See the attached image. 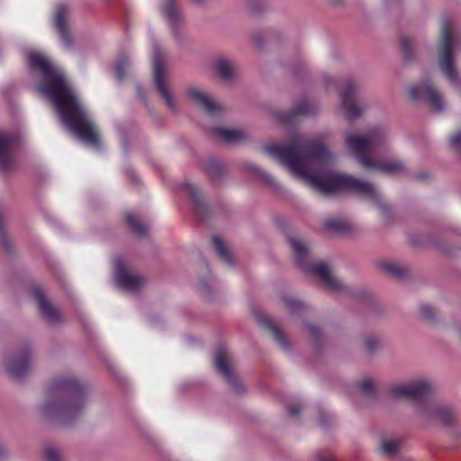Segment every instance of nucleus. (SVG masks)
<instances>
[{
	"mask_svg": "<svg viewBox=\"0 0 461 461\" xmlns=\"http://www.w3.org/2000/svg\"><path fill=\"white\" fill-rule=\"evenodd\" d=\"M324 139L297 134L285 143L269 145L264 150L319 192H351L375 202L383 200V193L372 182L330 168L334 155L325 146Z\"/></svg>",
	"mask_w": 461,
	"mask_h": 461,
	"instance_id": "nucleus-1",
	"label": "nucleus"
},
{
	"mask_svg": "<svg viewBox=\"0 0 461 461\" xmlns=\"http://www.w3.org/2000/svg\"><path fill=\"white\" fill-rule=\"evenodd\" d=\"M27 63L32 75L41 78V81L35 84L36 89L51 102L61 122L82 141L99 148L96 125L67 80L63 70L48 57L38 52H31L27 56Z\"/></svg>",
	"mask_w": 461,
	"mask_h": 461,
	"instance_id": "nucleus-2",
	"label": "nucleus"
},
{
	"mask_svg": "<svg viewBox=\"0 0 461 461\" xmlns=\"http://www.w3.org/2000/svg\"><path fill=\"white\" fill-rule=\"evenodd\" d=\"M87 397L86 384L73 375H61L51 382L49 397L39 406V411L46 419L69 425L85 411Z\"/></svg>",
	"mask_w": 461,
	"mask_h": 461,
	"instance_id": "nucleus-3",
	"label": "nucleus"
},
{
	"mask_svg": "<svg viewBox=\"0 0 461 461\" xmlns=\"http://www.w3.org/2000/svg\"><path fill=\"white\" fill-rule=\"evenodd\" d=\"M388 132L383 127H373L363 134L352 131L344 132L346 148L354 155L358 164L368 170L386 175H397L405 171V164L398 158L376 159L373 154L386 146Z\"/></svg>",
	"mask_w": 461,
	"mask_h": 461,
	"instance_id": "nucleus-4",
	"label": "nucleus"
},
{
	"mask_svg": "<svg viewBox=\"0 0 461 461\" xmlns=\"http://www.w3.org/2000/svg\"><path fill=\"white\" fill-rule=\"evenodd\" d=\"M461 40L449 17L440 21L438 41L436 49L437 66L450 85L461 95V75L458 71L456 49Z\"/></svg>",
	"mask_w": 461,
	"mask_h": 461,
	"instance_id": "nucleus-5",
	"label": "nucleus"
},
{
	"mask_svg": "<svg viewBox=\"0 0 461 461\" xmlns=\"http://www.w3.org/2000/svg\"><path fill=\"white\" fill-rule=\"evenodd\" d=\"M288 242L296 262L303 270L317 276L329 290L340 291L343 289V283L333 276L325 264H315L309 261L311 249L309 244L304 240L297 236H289Z\"/></svg>",
	"mask_w": 461,
	"mask_h": 461,
	"instance_id": "nucleus-6",
	"label": "nucleus"
},
{
	"mask_svg": "<svg viewBox=\"0 0 461 461\" xmlns=\"http://www.w3.org/2000/svg\"><path fill=\"white\" fill-rule=\"evenodd\" d=\"M433 389L432 382L425 376H418L409 381L397 382L389 387L392 398H405L412 401H421Z\"/></svg>",
	"mask_w": 461,
	"mask_h": 461,
	"instance_id": "nucleus-7",
	"label": "nucleus"
},
{
	"mask_svg": "<svg viewBox=\"0 0 461 461\" xmlns=\"http://www.w3.org/2000/svg\"><path fill=\"white\" fill-rule=\"evenodd\" d=\"M408 94L412 100H422L426 102L435 113H442L447 108L444 95L435 86L432 80L429 77L423 78L420 82L410 86Z\"/></svg>",
	"mask_w": 461,
	"mask_h": 461,
	"instance_id": "nucleus-8",
	"label": "nucleus"
},
{
	"mask_svg": "<svg viewBox=\"0 0 461 461\" xmlns=\"http://www.w3.org/2000/svg\"><path fill=\"white\" fill-rule=\"evenodd\" d=\"M152 68H153V82L155 87L165 101L166 105L171 111L176 110L171 89L164 78L163 53L157 41L152 43Z\"/></svg>",
	"mask_w": 461,
	"mask_h": 461,
	"instance_id": "nucleus-9",
	"label": "nucleus"
},
{
	"mask_svg": "<svg viewBox=\"0 0 461 461\" xmlns=\"http://www.w3.org/2000/svg\"><path fill=\"white\" fill-rule=\"evenodd\" d=\"M113 280L117 286L126 292H136L145 284V278L140 274L129 270L124 260L116 257L113 260Z\"/></svg>",
	"mask_w": 461,
	"mask_h": 461,
	"instance_id": "nucleus-10",
	"label": "nucleus"
},
{
	"mask_svg": "<svg viewBox=\"0 0 461 461\" xmlns=\"http://www.w3.org/2000/svg\"><path fill=\"white\" fill-rule=\"evenodd\" d=\"M6 373L14 377L20 378L26 375L32 367V351L29 347H23L14 352L7 353L4 357Z\"/></svg>",
	"mask_w": 461,
	"mask_h": 461,
	"instance_id": "nucleus-11",
	"label": "nucleus"
},
{
	"mask_svg": "<svg viewBox=\"0 0 461 461\" xmlns=\"http://www.w3.org/2000/svg\"><path fill=\"white\" fill-rule=\"evenodd\" d=\"M416 415L425 422H439L450 425L455 421V414L446 407H439L430 402L419 404L416 408Z\"/></svg>",
	"mask_w": 461,
	"mask_h": 461,
	"instance_id": "nucleus-12",
	"label": "nucleus"
},
{
	"mask_svg": "<svg viewBox=\"0 0 461 461\" xmlns=\"http://www.w3.org/2000/svg\"><path fill=\"white\" fill-rule=\"evenodd\" d=\"M357 86L353 81L348 80L345 82L340 103L349 120L360 117L366 109L365 106L359 105L357 102Z\"/></svg>",
	"mask_w": 461,
	"mask_h": 461,
	"instance_id": "nucleus-13",
	"label": "nucleus"
},
{
	"mask_svg": "<svg viewBox=\"0 0 461 461\" xmlns=\"http://www.w3.org/2000/svg\"><path fill=\"white\" fill-rule=\"evenodd\" d=\"M212 69L223 82L230 83L237 78L238 68L235 60L224 54L216 55L212 59Z\"/></svg>",
	"mask_w": 461,
	"mask_h": 461,
	"instance_id": "nucleus-14",
	"label": "nucleus"
},
{
	"mask_svg": "<svg viewBox=\"0 0 461 461\" xmlns=\"http://www.w3.org/2000/svg\"><path fill=\"white\" fill-rule=\"evenodd\" d=\"M186 95L190 100L198 104L206 113L217 116L221 113L223 107L216 102L207 92L198 87H189Z\"/></svg>",
	"mask_w": 461,
	"mask_h": 461,
	"instance_id": "nucleus-15",
	"label": "nucleus"
},
{
	"mask_svg": "<svg viewBox=\"0 0 461 461\" xmlns=\"http://www.w3.org/2000/svg\"><path fill=\"white\" fill-rule=\"evenodd\" d=\"M229 352L225 346L219 345L213 355L214 366L217 372L237 391L239 384L229 366Z\"/></svg>",
	"mask_w": 461,
	"mask_h": 461,
	"instance_id": "nucleus-16",
	"label": "nucleus"
},
{
	"mask_svg": "<svg viewBox=\"0 0 461 461\" xmlns=\"http://www.w3.org/2000/svg\"><path fill=\"white\" fill-rule=\"evenodd\" d=\"M16 137L8 132H0V170L6 172L14 166L13 151L16 145Z\"/></svg>",
	"mask_w": 461,
	"mask_h": 461,
	"instance_id": "nucleus-17",
	"label": "nucleus"
},
{
	"mask_svg": "<svg viewBox=\"0 0 461 461\" xmlns=\"http://www.w3.org/2000/svg\"><path fill=\"white\" fill-rule=\"evenodd\" d=\"M68 12L69 8L66 4H59L55 12L56 28L59 32L63 46L68 50L73 47V39L69 34L67 23V15Z\"/></svg>",
	"mask_w": 461,
	"mask_h": 461,
	"instance_id": "nucleus-18",
	"label": "nucleus"
},
{
	"mask_svg": "<svg viewBox=\"0 0 461 461\" xmlns=\"http://www.w3.org/2000/svg\"><path fill=\"white\" fill-rule=\"evenodd\" d=\"M317 107L310 105L306 100L300 101L290 112H276L275 118L284 125L292 124L297 116L313 114Z\"/></svg>",
	"mask_w": 461,
	"mask_h": 461,
	"instance_id": "nucleus-19",
	"label": "nucleus"
},
{
	"mask_svg": "<svg viewBox=\"0 0 461 461\" xmlns=\"http://www.w3.org/2000/svg\"><path fill=\"white\" fill-rule=\"evenodd\" d=\"M161 12L171 27L176 37L179 36V29L183 23L182 14L176 6L175 0H163Z\"/></svg>",
	"mask_w": 461,
	"mask_h": 461,
	"instance_id": "nucleus-20",
	"label": "nucleus"
},
{
	"mask_svg": "<svg viewBox=\"0 0 461 461\" xmlns=\"http://www.w3.org/2000/svg\"><path fill=\"white\" fill-rule=\"evenodd\" d=\"M32 294L37 302L39 310L42 316L50 322H59L60 320L59 312L46 300L42 290L39 287H33L32 289Z\"/></svg>",
	"mask_w": 461,
	"mask_h": 461,
	"instance_id": "nucleus-21",
	"label": "nucleus"
},
{
	"mask_svg": "<svg viewBox=\"0 0 461 461\" xmlns=\"http://www.w3.org/2000/svg\"><path fill=\"white\" fill-rule=\"evenodd\" d=\"M324 227L336 234H348L353 230L352 223L344 218L330 217L324 221Z\"/></svg>",
	"mask_w": 461,
	"mask_h": 461,
	"instance_id": "nucleus-22",
	"label": "nucleus"
},
{
	"mask_svg": "<svg viewBox=\"0 0 461 461\" xmlns=\"http://www.w3.org/2000/svg\"><path fill=\"white\" fill-rule=\"evenodd\" d=\"M213 132L228 143H235L247 139V134L237 128L217 127L213 129Z\"/></svg>",
	"mask_w": 461,
	"mask_h": 461,
	"instance_id": "nucleus-23",
	"label": "nucleus"
},
{
	"mask_svg": "<svg viewBox=\"0 0 461 461\" xmlns=\"http://www.w3.org/2000/svg\"><path fill=\"white\" fill-rule=\"evenodd\" d=\"M128 226L139 237H144L149 232V227L140 221L137 215L128 212L125 215Z\"/></svg>",
	"mask_w": 461,
	"mask_h": 461,
	"instance_id": "nucleus-24",
	"label": "nucleus"
},
{
	"mask_svg": "<svg viewBox=\"0 0 461 461\" xmlns=\"http://www.w3.org/2000/svg\"><path fill=\"white\" fill-rule=\"evenodd\" d=\"M181 191L191 200L190 202H201L203 198L202 189L187 181H185L180 185Z\"/></svg>",
	"mask_w": 461,
	"mask_h": 461,
	"instance_id": "nucleus-25",
	"label": "nucleus"
},
{
	"mask_svg": "<svg viewBox=\"0 0 461 461\" xmlns=\"http://www.w3.org/2000/svg\"><path fill=\"white\" fill-rule=\"evenodd\" d=\"M380 268L385 273L395 277H402L407 273L406 268L403 266L393 261H382L380 263Z\"/></svg>",
	"mask_w": 461,
	"mask_h": 461,
	"instance_id": "nucleus-26",
	"label": "nucleus"
},
{
	"mask_svg": "<svg viewBox=\"0 0 461 461\" xmlns=\"http://www.w3.org/2000/svg\"><path fill=\"white\" fill-rule=\"evenodd\" d=\"M131 67V61L129 58L122 56L117 59L114 65L116 76L119 81H122L127 76L129 69Z\"/></svg>",
	"mask_w": 461,
	"mask_h": 461,
	"instance_id": "nucleus-27",
	"label": "nucleus"
},
{
	"mask_svg": "<svg viewBox=\"0 0 461 461\" xmlns=\"http://www.w3.org/2000/svg\"><path fill=\"white\" fill-rule=\"evenodd\" d=\"M212 246L219 257L226 263L230 264L231 259L223 240L219 236L212 238Z\"/></svg>",
	"mask_w": 461,
	"mask_h": 461,
	"instance_id": "nucleus-28",
	"label": "nucleus"
},
{
	"mask_svg": "<svg viewBox=\"0 0 461 461\" xmlns=\"http://www.w3.org/2000/svg\"><path fill=\"white\" fill-rule=\"evenodd\" d=\"M282 301L292 313L302 312L305 309V304L294 296L285 295Z\"/></svg>",
	"mask_w": 461,
	"mask_h": 461,
	"instance_id": "nucleus-29",
	"label": "nucleus"
},
{
	"mask_svg": "<svg viewBox=\"0 0 461 461\" xmlns=\"http://www.w3.org/2000/svg\"><path fill=\"white\" fill-rule=\"evenodd\" d=\"M447 141L451 150L456 153L461 160V130L449 134Z\"/></svg>",
	"mask_w": 461,
	"mask_h": 461,
	"instance_id": "nucleus-30",
	"label": "nucleus"
},
{
	"mask_svg": "<svg viewBox=\"0 0 461 461\" xmlns=\"http://www.w3.org/2000/svg\"><path fill=\"white\" fill-rule=\"evenodd\" d=\"M399 448V441L393 438H384L381 443V450L384 455L393 456Z\"/></svg>",
	"mask_w": 461,
	"mask_h": 461,
	"instance_id": "nucleus-31",
	"label": "nucleus"
},
{
	"mask_svg": "<svg viewBox=\"0 0 461 461\" xmlns=\"http://www.w3.org/2000/svg\"><path fill=\"white\" fill-rule=\"evenodd\" d=\"M414 40L412 38L404 36L401 39V48L403 55V59L406 61L412 59L411 50L414 46Z\"/></svg>",
	"mask_w": 461,
	"mask_h": 461,
	"instance_id": "nucleus-32",
	"label": "nucleus"
},
{
	"mask_svg": "<svg viewBox=\"0 0 461 461\" xmlns=\"http://www.w3.org/2000/svg\"><path fill=\"white\" fill-rule=\"evenodd\" d=\"M272 32L271 31H257L252 34V41L258 47H262L266 41L271 40Z\"/></svg>",
	"mask_w": 461,
	"mask_h": 461,
	"instance_id": "nucleus-33",
	"label": "nucleus"
},
{
	"mask_svg": "<svg viewBox=\"0 0 461 461\" xmlns=\"http://www.w3.org/2000/svg\"><path fill=\"white\" fill-rule=\"evenodd\" d=\"M205 167L208 174L212 177L220 176L223 172L222 165L215 159H210Z\"/></svg>",
	"mask_w": 461,
	"mask_h": 461,
	"instance_id": "nucleus-34",
	"label": "nucleus"
},
{
	"mask_svg": "<svg viewBox=\"0 0 461 461\" xmlns=\"http://www.w3.org/2000/svg\"><path fill=\"white\" fill-rule=\"evenodd\" d=\"M358 389L365 394H371L375 391V384L371 378H364L357 384Z\"/></svg>",
	"mask_w": 461,
	"mask_h": 461,
	"instance_id": "nucleus-35",
	"label": "nucleus"
},
{
	"mask_svg": "<svg viewBox=\"0 0 461 461\" xmlns=\"http://www.w3.org/2000/svg\"><path fill=\"white\" fill-rule=\"evenodd\" d=\"M46 461H63L60 452L54 447H48L44 450Z\"/></svg>",
	"mask_w": 461,
	"mask_h": 461,
	"instance_id": "nucleus-36",
	"label": "nucleus"
},
{
	"mask_svg": "<svg viewBox=\"0 0 461 461\" xmlns=\"http://www.w3.org/2000/svg\"><path fill=\"white\" fill-rule=\"evenodd\" d=\"M365 348L367 352H375L380 346L379 340L374 336H367L363 340Z\"/></svg>",
	"mask_w": 461,
	"mask_h": 461,
	"instance_id": "nucleus-37",
	"label": "nucleus"
},
{
	"mask_svg": "<svg viewBox=\"0 0 461 461\" xmlns=\"http://www.w3.org/2000/svg\"><path fill=\"white\" fill-rule=\"evenodd\" d=\"M270 330H271V333H272L274 339L278 342V344L283 348H286L287 343H286L285 334L278 328H276L275 326H271Z\"/></svg>",
	"mask_w": 461,
	"mask_h": 461,
	"instance_id": "nucleus-38",
	"label": "nucleus"
},
{
	"mask_svg": "<svg viewBox=\"0 0 461 461\" xmlns=\"http://www.w3.org/2000/svg\"><path fill=\"white\" fill-rule=\"evenodd\" d=\"M420 314L426 321H433L435 318V311L429 305H421L420 307Z\"/></svg>",
	"mask_w": 461,
	"mask_h": 461,
	"instance_id": "nucleus-39",
	"label": "nucleus"
},
{
	"mask_svg": "<svg viewBox=\"0 0 461 461\" xmlns=\"http://www.w3.org/2000/svg\"><path fill=\"white\" fill-rule=\"evenodd\" d=\"M305 328L311 338L317 339L321 336V330L316 325L309 323Z\"/></svg>",
	"mask_w": 461,
	"mask_h": 461,
	"instance_id": "nucleus-40",
	"label": "nucleus"
},
{
	"mask_svg": "<svg viewBox=\"0 0 461 461\" xmlns=\"http://www.w3.org/2000/svg\"><path fill=\"white\" fill-rule=\"evenodd\" d=\"M302 409L303 406L301 404L294 403L288 407V412L292 417L296 418L299 415Z\"/></svg>",
	"mask_w": 461,
	"mask_h": 461,
	"instance_id": "nucleus-41",
	"label": "nucleus"
},
{
	"mask_svg": "<svg viewBox=\"0 0 461 461\" xmlns=\"http://www.w3.org/2000/svg\"><path fill=\"white\" fill-rule=\"evenodd\" d=\"M376 210L384 216H386L389 211V203H377Z\"/></svg>",
	"mask_w": 461,
	"mask_h": 461,
	"instance_id": "nucleus-42",
	"label": "nucleus"
},
{
	"mask_svg": "<svg viewBox=\"0 0 461 461\" xmlns=\"http://www.w3.org/2000/svg\"><path fill=\"white\" fill-rule=\"evenodd\" d=\"M251 169L256 172L258 176H260L262 178L267 180V181H271V176L269 175H267L266 172H264L263 170H261L259 167H258L257 166H253L251 167Z\"/></svg>",
	"mask_w": 461,
	"mask_h": 461,
	"instance_id": "nucleus-43",
	"label": "nucleus"
},
{
	"mask_svg": "<svg viewBox=\"0 0 461 461\" xmlns=\"http://www.w3.org/2000/svg\"><path fill=\"white\" fill-rule=\"evenodd\" d=\"M430 177V174L428 172H421L416 175V178L419 180H427Z\"/></svg>",
	"mask_w": 461,
	"mask_h": 461,
	"instance_id": "nucleus-44",
	"label": "nucleus"
},
{
	"mask_svg": "<svg viewBox=\"0 0 461 461\" xmlns=\"http://www.w3.org/2000/svg\"><path fill=\"white\" fill-rule=\"evenodd\" d=\"M328 1L333 6H339L344 3V0H328Z\"/></svg>",
	"mask_w": 461,
	"mask_h": 461,
	"instance_id": "nucleus-45",
	"label": "nucleus"
},
{
	"mask_svg": "<svg viewBox=\"0 0 461 461\" xmlns=\"http://www.w3.org/2000/svg\"><path fill=\"white\" fill-rule=\"evenodd\" d=\"M194 204H195V207L194 209V212H199L206 203H194Z\"/></svg>",
	"mask_w": 461,
	"mask_h": 461,
	"instance_id": "nucleus-46",
	"label": "nucleus"
},
{
	"mask_svg": "<svg viewBox=\"0 0 461 461\" xmlns=\"http://www.w3.org/2000/svg\"><path fill=\"white\" fill-rule=\"evenodd\" d=\"M6 456V451L4 446L0 443V458H4Z\"/></svg>",
	"mask_w": 461,
	"mask_h": 461,
	"instance_id": "nucleus-47",
	"label": "nucleus"
},
{
	"mask_svg": "<svg viewBox=\"0 0 461 461\" xmlns=\"http://www.w3.org/2000/svg\"><path fill=\"white\" fill-rule=\"evenodd\" d=\"M200 285V289L203 293L206 294L207 293V288H206V285L203 283V282H200L199 284Z\"/></svg>",
	"mask_w": 461,
	"mask_h": 461,
	"instance_id": "nucleus-48",
	"label": "nucleus"
},
{
	"mask_svg": "<svg viewBox=\"0 0 461 461\" xmlns=\"http://www.w3.org/2000/svg\"><path fill=\"white\" fill-rule=\"evenodd\" d=\"M319 461H334L331 457H321Z\"/></svg>",
	"mask_w": 461,
	"mask_h": 461,
	"instance_id": "nucleus-49",
	"label": "nucleus"
}]
</instances>
